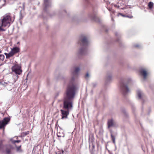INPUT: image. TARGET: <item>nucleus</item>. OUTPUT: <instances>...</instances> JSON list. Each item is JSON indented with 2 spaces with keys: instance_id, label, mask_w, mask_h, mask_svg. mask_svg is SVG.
Returning a JSON list of instances; mask_svg holds the SVG:
<instances>
[{
  "instance_id": "nucleus-21",
  "label": "nucleus",
  "mask_w": 154,
  "mask_h": 154,
  "mask_svg": "<svg viewBox=\"0 0 154 154\" xmlns=\"http://www.w3.org/2000/svg\"><path fill=\"white\" fill-rule=\"evenodd\" d=\"M14 77L15 81H16V80H17L18 78L19 77V76L17 75L16 74L15 75H14Z\"/></svg>"
},
{
  "instance_id": "nucleus-34",
  "label": "nucleus",
  "mask_w": 154,
  "mask_h": 154,
  "mask_svg": "<svg viewBox=\"0 0 154 154\" xmlns=\"http://www.w3.org/2000/svg\"><path fill=\"white\" fill-rule=\"evenodd\" d=\"M1 52V51H0V53Z\"/></svg>"
},
{
  "instance_id": "nucleus-3",
  "label": "nucleus",
  "mask_w": 154,
  "mask_h": 154,
  "mask_svg": "<svg viewBox=\"0 0 154 154\" xmlns=\"http://www.w3.org/2000/svg\"><path fill=\"white\" fill-rule=\"evenodd\" d=\"M14 20L11 19V17L9 14H6L3 17L2 20V26L4 27H9L11 24L12 23Z\"/></svg>"
},
{
  "instance_id": "nucleus-23",
  "label": "nucleus",
  "mask_w": 154,
  "mask_h": 154,
  "mask_svg": "<svg viewBox=\"0 0 154 154\" xmlns=\"http://www.w3.org/2000/svg\"><path fill=\"white\" fill-rule=\"evenodd\" d=\"M29 134V131L24 132L23 133V134H24L23 136H26V135H27V134Z\"/></svg>"
},
{
  "instance_id": "nucleus-9",
  "label": "nucleus",
  "mask_w": 154,
  "mask_h": 154,
  "mask_svg": "<svg viewBox=\"0 0 154 154\" xmlns=\"http://www.w3.org/2000/svg\"><path fill=\"white\" fill-rule=\"evenodd\" d=\"M140 73L143 76L144 79H146L148 73L147 71L144 69H141L140 71Z\"/></svg>"
},
{
  "instance_id": "nucleus-13",
  "label": "nucleus",
  "mask_w": 154,
  "mask_h": 154,
  "mask_svg": "<svg viewBox=\"0 0 154 154\" xmlns=\"http://www.w3.org/2000/svg\"><path fill=\"white\" fill-rule=\"evenodd\" d=\"M19 51V49L18 48L16 47L12 49L11 51L14 54L15 53H17Z\"/></svg>"
},
{
  "instance_id": "nucleus-7",
  "label": "nucleus",
  "mask_w": 154,
  "mask_h": 154,
  "mask_svg": "<svg viewBox=\"0 0 154 154\" xmlns=\"http://www.w3.org/2000/svg\"><path fill=\"white\" fill-rule=\"evenodd\" d=\"M108 128L111 127H116L117 126L116 123L112 119H110L108 121Z\"/></svg>"
},
{
  "instance_id": "nucleus-29",
  "label": "nucleus",
  "mask_w": 154,
  "mask_h": 154,
  "mask_svg": "<svg viewBox=\"0 0 154 154\" xmlns=\"http://www.w3.org/2000/svg\"><path fill=\"white\" fill-rule=\"evenodd\" d=\"M135 47H139V45H135Z\"/></svg>"
},
{
  "instance_id": "nucleus-32",
  "label": "nucleus",
  "mask_w": 154,
  "mask_h": 154,
  "mask_svg": "<svg viewBox=\"0 0 154 154\" xmlns=\"http://www.w3.org/2000/svg\"><path fill=\"white\" fill-rule=\"evenodd\" d=\"M132 17H133L132 16H131V17H130V18H132Z\"/></svg>"
},
{
  "instance_id": "nucleus-16",
  "label": "nucleus",
  "mask_w": 154,
  "mask_h": 154,
  "mask_svg": "<svg viewBox=\"0 0 154 154\" xmlns=\"http://www.w3.org/2000/svg\"><path fill=\"white\" fill-rule=\"evenodd\" d=\"M21 146H17L16 147L17 148V152H22V150L21 149Z\"/></svg>"
},
{
  "instance_id": "nucleus-24",
  "label": "nucleus",
  "mask_w": 154,
  "mask_h": 154,
  "mask_svg": "<svg viewBox=\"0 0 154 154\" xmlns=\"http://www.w3.org/2000/svg\"><path fill=\"white\" fill-rule=\"evenodd\" d=\"M2 147V142L1 141H0V150L1 149Z\"/></svg>"
},
{
  "instance_id": "nucleus-14",
  "label": "nucleus",
  "mask_w": 154,
  "mask_h": 154,
  "mask_svg": "<svg viewBox=\"0 0 154 154\" xmlns=\"http://www.w3.org/2000/svg\"><path fill=\"white\" fill-rule=\"evenodd\" d=\"M57 135L59 137H64V135L62 132H58L57 133Z\"/></svg>"
},
{
  "instance_id": "nucleus-31",
  "label": "nucleus",
  "mask_w": 154,
  "mask_h": 154,
  "mask_svg": "<svg viewBox=\"0 0 154 154\" xmlns=\"http://www.w3.org/2000/svg\"><path fill=\"white\" fill-rule=\"evenodd\" d=\"M121 14L122 16H124V15H123L122 14Z\"/></svg>"
},
{
  "instance_id": "nucleus-6",
  "label": "nucleus",
  "mask_w": 154,
  "mask_h": 154,
  "mask_svg": "<svg viewBox=\"0 0 154 154\" xmlns=\"http://www.w3.org/2000/svg\"><path fill=\"white\" fill-rule=\"evenodd\" d=\"M62 113V119L67 118V116L69 114V110L68 109H61Z\"/></svg>"
},
{
  "instance_id": "nucleus-15",
  "label": "nucleus",
  "mask_w": 154,
  "mask_h": 154,
  "mask_svg": "<svg viewBox=\"0 0 154 154\" xmlns=\"http://www.w3.org/2000/svg\"><path fill=\"white\" fill-rule=\"evenodd\" d=\"M110 133H111V139L112 140L113 142L115 144V136L114 135H113V134H112L111 131Z\"/></svg>"
},
{
  "instance_id": "nucleus-26",
  "label": "nucleus",
  "mask_w": 154,
  "mask_h": 154,
  "mask_svg": "<svg viewBox=\"0 0 154 154\" xmlns=\"http://www.w3.org/2000/svg\"><path fill=\"white\" fill-rule=\"evenodd\" d=\"M20 142V140H15L14 141V143H19Z\"/></svg>"
},
{
  "instance_id": "nucleus-5",
  "label": "nucleus",
  "mask_w": 154,
  "mask_h": 154,
  "mask_svg": "<svg viewBox=\"0 0 154 154\" xmlns=\"http://www.w3.org/2000/svg\"><path fill=\"white\" fill-rule=\"evenodd\" d=\"M122 89L123 94L125 95L126 94L130 91V90L128 86L125 84L122 85Z\"/></svg>"
},
{
  "instance_id": "nucleus-17",
  "label": "nucleus",
  "mask_w": 154,
  "mask_h": 154,
  "mask_svg": "<svg viewBox=\"0 0 154 154\" xmlns=\"http://www.w3.org/2000/svg\"><path fill=\"white\" fill-rule=\"evenodd\" d=\"M112 77V76L111 75H108L106 77L107 80L108 81H109L111 80Z\"/></svg>"
},
{
  "instance_id": "nucleus-18",
  "label": "nucleus",
  "mask_w": 154,
  "mask_h": 154,
  "mask_svg": "<svg viewBox=\"0 0 154 154\" xmlns=\"http://www.w3.org/2000/svg\"><path fill=\"white\" fill-rule=\"evenodd\" d=\"M153 4L152 2H150L148 4L149 7L150 8H152L153 7Z\"/></svg>"
},
{
  "instance_id": "nucleus-2",
  "label": "nucleus",
  "mask_w": 154,
  "mask_h": 154,
  "mask_svg": "<svg viewBox=\"0 0 154 154\" xmlns=\"http://www.w3.org/2000/svg\"><path fill=\"white\" fill-rule=\"evenodd\" d=\"M80 39L81 41V47L79 50V53L81 55H83L85 53L90 42L88 38L84 35L81 36Z\"/></svg>"
},
{
  "instance_id": "nucleus-19",
  "label": "nucleus",
  "mask_w": 154,
  "mask_h": 154,
  "mask_svg": "<svg viewBox=\"0 0 154 154\" xmlns=\"http://www.w3.org/2000/svg\"><path fill=\"white\" fill-rule=\"evenodd\" d=\"M5 56L3 55L0 54V60L3 61L4 59Z\"/></svg>"
},
{
  "instance_id": "nucleus-25",
  "label": "nucleus",
  "mask_w": 154,
  "mask_h": 154,
  "mask_svg": "<svg viewBox=\"0 0 154 154\" xmlns=\"http://www.w3.org/2000/svg\"><path fill=\"white\" fill-rule=\"evenodd\" d=\"M6 152L8 154L10 152V149H7L6 150Z\"/></svg>"
},
{
  "instance_id": "nucleus-12",
  "label": "nucleus",
  "mask_w": 154,
  "mask_h": 154,
  "mask_svg": "<svg viewBox=\"0 0 154 154\" xmlns=\"http://www.w3.org/2000/svg\"><path fill=\"white\" fill-rule=\"evenodd\" d=\"M137 93L139 98L140 99H141L143 95V94L142 92L140 90H138Z\"/></svg>"
},
{
  "instance_id": "nucleus-22",
  "label": "nucleus",
  "mask_w": 154,
  "mask_h": 154,
  "mask_svg": "<svg viewBox=\"0 0 154 154\" xmlns=\"http://www.w3.org/2000/svg\"><path fill=\"white\" fill-rule=\"evenodd\" d=\"M89 77V74L88 73H87L86 75H85V78L86 79H88Z\"/></svg>"
},
{
  "instance_id": "nucleus-11",
  "label": "nucleus",
  "mask_w": 154,
  "mask_h": 154,
  "mask_svg": "<svg viewBox=\"0 0 154 154\" xmlns=\"http://www.w3.org/2000/svg\"><path fill=\"white\" fill-rule=\"evenodd\" d=\"M5 54L6 55L7 58H8L11 57L14 55L11 51H10L9 53H5Z\"/></svg>"
},
{
  "instance_id": "nucleus-33",
  "label": "nucleus",
  "mask_w": 154,
  "mask_h": 154,
  "mask_svg": "<svg viewBox=\"0 0 154 154\" xmlns=\"http://www.w3.org/2000/svg\"><path fill=\"white\" fill-rule=\"evenodd\" d=\"M92 18V19H94V17H93Z\"/></svg>"
},
{
  "instance_id": "nucleus-28",
  "label": "nucleus",
  "mask_w": 154,
  "mask_h": 154,
  "mask_svg": "<svg viewBox=\"0 0 154 154\" xmlns=\"http://www.w3.org/2000/svg\"><path fill=\"white\" fill-rule=\"evenodd\" d=\"M64 151L63 150H62V152H61L59 154H63L64 153Z\"/></svg>"
},
{
  "instance_id": "nucleus-20",
  "label": "nucleus",
  "mask_w": 154,
  "mask_h": 154,
  "mask_svg": "<svg viewBox=\"0 0 154 154\" xmlns=\"http://www.w3.org/2000/svg\"><path fill=\"white\" fill-rule=\"evenodd\" d=\"M3 27H4V26H2V24L1 26H0V32L5 31V29H3L2 28Z\"/></svg>"
},
{
  "instance_id": "nucleus-27",
  "label": "nucleus",
  "mask_w": 154,
  "mask_h": 154,
  "mask_svg": "<svg viewBox=\"0 0 154 154\" xmlns=\"http://www.w3.org/2000/svg\"><path fill=\"white\" fill-rule=\"evenodd\" d=\"M127 81H128V83H129V82H130L131 81V78L128 79Z\"/></svg>"
},
{
  "instance_id": "nucleus-4",
  "label": "nucleus",
  "mask_w": 154,
  "mask_h": 154,
  "mask_svg": "<svg viewBox=\"0 0 154 154\" xmlns=\"http://www.w3.org/2000/svg\"><path fill=\"white\" fill-rule=\"evenodd\" d=\"M11 69L17 75H20L22 72L21 67L18 65L15 64L11 67Z\"/></svg>"
},
{
  "instance_id": "nucleus-30",
  "label": "nucleus",
  "mask_w": 154,
  "mask_h": 154,
  "mask_svg": "<svg viewBox=\"0 0 154 154\" xmlns=\"http://www.w3.org/2000/svg\"><path fill=\"white\" fill-rule=\"evenodd\" d=\"M77 69H78V71L80 70V68L78 67Z\"/></svg>"
},
{
  "instance_id": "nucleus-8",
  "label": "nucleus",
  "mask_w": 154,
  "mask_h": 154,
  "mask_svg": "<svg viewBox=\"0 0 154 154\" xmlns=\"http://www.w3.org/2000/svg\"><path fill=\"white\" fill-rule=\"evenodd\" d=\"M9 121L8 118H5L2 121H0V129L2 128L7 124Z\"/></svg>"
},
{
  "instance_id": "nucleus-10",
  "label": "nucleus",
  "mask_w": 154,
  "mask_h": 154,
  "mask_svg": "<svg viewBox=\"0 0 154 154\" xmlns=\"http://www.w3.org/2000/svg\"><path fill=\"white\" fill-rule=\"evenodd\" d=\"M45 8L44 10L46 11V9L51 6V2L50 0H44Z\"/></svg>"
},
{
  "instance_id": "nucleus-1",
  "label": "nucleus",
  "mask_w": 154,
  "mask_h": 154,
  "mask_svg": "<svg viewBox=\"0 0 154 154\" xmlns=\"http://www.w3.org/2000/svg\"><path fill=\"white\" fill-rule=\"evenodd\" d=\"M71 78L66 88L64 94L63 100V109H64L70 110L72 107V100L75 97L77 86L75 84L77 78V66L76 65L73 66L70 70Z\"/></svg>"
}]
</instances>
